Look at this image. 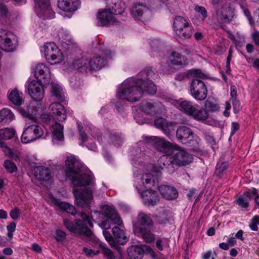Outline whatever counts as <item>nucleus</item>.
<instances>
[{
    "label": "nucleus",
    "mask_w": 259,
    "mask_h": 259,
    "mask_svg": "<svg viewBox=\"0 0 259 259\" xmlns=\"http://www.w3.org/2000/svg\"><path fill=\"white\" fill-rule=\"evenodd\" d=\"M37 7L35 9L37 16L42 19L53 18L55 13L50 7V0H34Z\"/></svg>",
    "instance_id": "obj_16"
},
{
    "label": "nucleus",
    "mask_w": 259,
    "mask_h": 259,
    "mask_svg": "<svg viewBox=\"0 0 259 259\" xmlns=\"http://www.w3.org/2000/svg\"><path fill=\"white\" fill-rule=\"evenodd\" d=\"M169 102L197 121L203 122L208 117L205 107H201L197 104L183 99L176 100L173 98L169 99Z\"/></svg>",
    "instance_id": "obj_5"
},
{
    "label": "nucleus",
    "mask_w": 259,
    "mask_h": 259,
    "mask_svg": "<svg viewBox=\"0 0 259 259\" xmlns=\"http://www.w3.org/2000/svg\"><path fill=\"white\" fill-rule=\"evenodd\" d=\"M250 191L251 193V196H255V201L256 204L259 206V195H257V190L255 188H253L250 190Z\"/></svg>",
    "instance_id": "obj_58"
},
{
    "label": "nucleus",
    "mask_w": 259,
    "mask_h": 259,
    "mask_svg": "<svg viewBox=\"0 0 259 259\" xmlns=\"http://www.w3.org/2000/svg\"><path fill=\"white\" fill-rule=\"evenodd\" d=\"M113 12L110 10L104 9L100 10L97 14V25L106 26L116 24V21L113 16Z\"/></svg>",
    "instance_id": "obj_17"
},
{
    "label": "nucleus",
    "mask_w": 259,
    "mask_h": 259,
    "mask_svg": "<svg viewBox=\"0 0 259 259\" xmlns=\"http://www.w3.org/2000/svg\"><path fill=\"white\" fill-rule=\"evenodd\" d=\"M149 9L145 5L141 4H135L131 10L132 16L136 20H141L149 13Z\"/></svg>",
    "instance_id": "obj_24"
},
{
    "label": "nucleus",
    "mask_w": 259,
    "mask_h": 259,
    "mask_svg": "<svg viewBox=\"0 0 259 259\" xmlns=\"http://www.w3.org/2000/svg\"><path fill=\"white\" fill-rule=\"evenodd\" d=\"M195 11L202 16V20L205 19L207 16V13L205 9L201 6H196L195 8Z\"/></svg>",
    "instance_id": "obj_49"
},
{
    "label": "nucleus",
    "mask_w": 259,
    "mask_h": 259,
    "mask_svg": "<svg viewBox=\"0 0 259 259\" xmlns=\"http://www.w3.org/2000/svg\"><path fill=\"white\" fill-rule=\"evenodd\" d=\"M113 54L109 50H102L99 52V54L93 57L92 59H89V63L93 64L97 66V68H91V70H98L106 65L107 61L111 59L113 57Z\"/></svg>",
    "instance_id": "obj_15"
},
{
    "label": "nucleus",
    "mask_w": 259,
    "mask_h": 259,
    "mask_svg": "<svg viewBox=\"0 0 259 259\" xmlns=\"http://www.w3.org/2000/svg\"><path fill=\"white\" fill-rule=\"evenodd\" d=\"M255 42L259 46V32L255 31L252 35Z\"/></svg>",
    "instance_id": "obj_64"
},
{
    "label": "nucleus",
    "mask_w": 259,
    "mask_h": 259,
    "mask_svg": "<svg viewBox=\"0 0 259 259\" xmlns=\"http://www.w3.org/2000/svg\"><path fill=\"white\" fill-rule=\"evenodd\" d=\"M85 130L88 133H90L92 135V137H93L95 139L97 138V140L100 142L99 136L97 135L98 130L94 127L92 125H88L85 127Z\"/></svg>",
    "instance_id": "obj_44"
},
{
    "label": "nucleus",
    "mask_w": 259,
    "mask_h": 259,
    "mask_svg": "<svg viewBox=\"0 0 259 259\" xmlns=\"http://www.w3.org/2000/svg\"><path fill=\"white\" fill-rule=\"evenodd\" d=\"M80 5L79 0L66 1V18H70L72 13L76 11Z\"/></svg>",
    "instance_id": "obj_30"
},
{
    "label": "nucleus",
    "mask_w": 259,
    "mask_h": 259,
    "mask_svg": "<svg viewBox=\"0 0 259 259\" xmlns=\"http://www.w3.org/2000/svg\"><path fill=\"white\" fill-rule=\"evenodd\" d=\"M235 16L234 9L228 6H225L219 9L215 14L213 15L212 20L219 23H229Z\"/></svg>",
    "instance_id": "obj_14"
},
{
    "label": "nucleus",
    "mask_w": 259,
    "mask_h": 259,
    "mask_svg": "<svg viewBox=\"0 0 259 259\" xmlns=\"http://www.w3.org/2000/svg\"><path fill=\"white\" fill-rule=\"evenodd\" d=\"M166 0H149L150 6L152 8H154L160 6L161 3H164Z\"/></svg>",
    "instance_id": "obj_56"
},
{
    "label": "nucleus",
    "mask_w": 259,
    "mask_h": 259,
    "mask_svg": "<svg viewBox=\"0 0 259 259\" xmlns=\"http://www.w3.org/2000/svg\"><path fill=\"white\" fill-rule=\"evenodd\" d=\"M15 134V131L13 128H5L0 130V138L5 140L13 138Z\"/></svg>",
    "instance_id": "obj_37"
},
{
    "label": "nucleus",
    "mask_w": 259,
    "mask_h": 259,
    "mask_svg": "<svg viewBox=\"0 0 259 259\" xmlns=\"http://www.w3.org/2000/svg\"><path fill=\"white\" fill-rule=\"evenodd\" d=\"M161 194L164 198L168 200H172L177 198L178 193L177 190L174 187L169 186H157Z\"/></svg>",
    "instance_id": "obj_25"
},
{
    "label": "nucleus",
    "mask_w": 259,
    "mask_h": 259,
    "mask_svg": "<svg viewBox=\"0 0 259 259\" xmlns=\"http://www.w3.org/2000/svg\"><path fill=\"white\" fill-rule=\"evenodd\" d=\"M80 215L83 221L76 220L75 224L72 225H70L66 221V227L71 232L84 235L87 237L86 239L92 242L94 245H99L100 246L102 247V245L99 239L93 234L91 231L86 226V224H88L92 228L93 221L94 220L92 221L91 218L84 212H81Z\"/></svg>",
    "instance_id": "obj_6"
},
{
    "label": "nucleus",
    "mask_w": 259,
    "mask_h": 259,
    "mask_svg": "<svg viewBox=\"0 0 259 259\" xmlns=\"http://www.w3.org/2000/svg\"><path fill=\"white\" fill-rule=\"evenodd\" d=\"M94 214L99 217V226L103 230L109 229L111 224H117L119 226L123 225L121 218L116 213L114 208L111 205H103L102 213L95 211Z\"/></svg>",
    "instance_id": "obj_7"
},
{
    "label": "nucleus",
    "mask_w": 259,
    "mask_h": 259,
    "mask_svg": "<svg viewBox=\"0 0 259 259\" xmlns=\"http://www.w3.org/2000/svg\"><path fill=\"white\" fill-rule=\"evenodd\" d=\"M147 140L148 144L153 145L157 150L165 154L158 160V165H154V168L156 170L160 166L163 169L167 164V162L165 163L167 160H171L170 164H168L167 167L169 172H172L169 170L172 167V165L184 166L192 162L193 158L191 154L181 147L166 140L164 138L151 137L148 138Z\"/></svg>",
    "instance_id": "obj_4"
},
{
    "label": "nucleus",
    "mask_w": 259,
    "mask_h": 259,
    "mask_svg": "<svg viewBox=\"0 0 259 259\" xmlns=\"http://www.w3.org/2000/svg\"><path fill=\"white\" fill-rule=\"evenodd\" d=\"M34 75L39 82L45 84L49 83L51 78L50 68L43 63L36 66Z\"/></svg>",
    "instance_id": "obj_18"
},
{
    "label": "nucleus",
    "mask_w": 259,
    "mask_h": 259,
    "mask_svg": "<svg viewBox=\"0 0 259 259\" xmlns=\"http://www.w3.org/2000/svg\"><path fill=\"white\" fill-rule=\"evenodd\" d=\"M66 176L71 178L76 204L89 208L93 202L94 182L92 174L71 154L66 155Z\"/></svg>",
    "instance_id": "obj_1"
},
{
    "label": "nucleus",
    "mask_w": 259,
    "mask_h": 259,
    "mask_svg": "<svg viewBox=\"0 0 259 259\" xmlns=\"http://www.w3.org/2000/svg\"><path fill=\"white\" fill-rule=\"evenodd\" d=\"M55 239L58 242H62L65 239V233L59 230H56Z\"/></svg>",
    "instance_id": "obj_54"
},
{
    "label": "nucleus",
    "mask_w": 259,
    "mask_h": 259,
    "mask_svg": "<svg viewBox=\"0 0 259 259\" xmlns=\"http://www.w3.org/2000/svg\"><path fill=\"white\" fill-rule=\"evenodd\" d=\"M258 225H259V216L255 215L251 220L249 226L251 230L256 231L258 230Z\"/></svg>",
    "instance_id": "obj_43"
},
{
    "label": "nucleus",
    "mask_w": 259,
    "mask_h": 259,
    "mask_svg": "<svg viewBox=\"0 0 259 259\" xmlns=\"http://www.w3.org/2000/svg\"><path fill=\"white\" fill-rule=\"evenodd\" d=\"M14 118V115L10 109L4 108L0 111V122L5 120L11 121Z\"/></svg>",
    "instance_id": "obj_38"
},
{
    "label": "nucleus",
    "mask_w": 259,
    "mask_h": 259,
    "mask_svg": "<svg viewBox=\"0 0 259 259\" xmlns=\"http://www.w3.org/2000/svg\"><path fill=\"white\" fill-rule=\"evenodd\" d=\"M204 107L208 115L209 113L218 112L220 109V106L218 103L210 101H207L205 102Z\"/></svg>",
    "instance_id": "obj_36"
},
{
    "label": "nucleus",
    "mask_w": 259,
    "mask_h": 259,
    "mask_svg": "<svg viewBox=\"0 0 259 259\" xmlns=\"http://www.w3.org/2000/svg\"><path fill=\"white\" fill-rule=\"evenodd\" d=\"M67 45L68 47L67 48H66V50H71V51H75L76 46L75 44L73 42V40L72 39L70 36L68 35H66V45Z\"/></svg>",
    "instance_id": "obj_47"
},
{
    "label": "nucleus",
    "mask_w": 259,
    "mask_h": 259,
    "mask_svg": "<svg viewBox=\"0 0 259 259\" xmlns=\"http://www.w3.org/2000/svg\"><path fill=\"white\" fill-rule=\"evenodd\" d=\"M178 140L185 144H191V146H196L198 145V138L194 135L192 131L185 126L179 127L176 133Z\"/></svg>",
    "instance_id": "obj_13"
},
{
    "label": "nucleus",
    "mask_w": 259,
    "mask_h": 259,
    "mask_svg": "<svg viewBox=\"0 0 259 259\" xmlns=\"http://www.w3.org/2000/svg\"><path fill=\"white\" fill-rule=\"evenodd\" d=\"M43 134V130L40 126L36 124L28 125L27 123L22 135L21 141L27 144L39 139Z\"/></svg>",
    "instance_id": "obj_12"
},
{
    "label": "nucleus",
    "mask_w": 259,
    "mask_h": 259,
    "mask_svg": "<svg viewBox=\"0 0 259 259\" xmlns=\"http://www.w3.org/2000/svg\"><path fill=\"white\" fill-rule=\"evenodd\" d=\"M57 7L62 13L65 12V0H58Z\"/></svg>",
    "instance_id": "obj_60"
},
{
    "label": "nucleus",
    "mask_w": 259,
    "mask_h": 259,
    "mask_svg": "<svg viewBox=\"0 0 259 259\" xmlns=\"http://www.w3.org/2000/svg\"><path fill=\"white\" fill-rule=\"evenodd\" d=\"M83 252L88 256H92L99 254V251L98 250H94L92 249L88 248L87 247H84L83 249Z\"/></svg>",
    "instance_id": "obj_53"
},
{
    "label": "nucleus",
    "mask_w": 259,
    "mask_h": 259,
    "mask_svg": "<svg viewBox=\"0 0 259 259\" xmlns=\"http://www.w3.org/2000/svg\"><path fill=\"white\" fill-rule=\"evenodd\" d=\"M43 48L45 58L50 64H58L63 61L64 55L54 42L45 43Z\"/></svg>",
    "instance_id": "obj_9"
},
{
    "label": "nucleus",
    "mask_w": 259,
    "mask_h": 259,
    "mask_svg": "<svg viewBox=\"0 0 259 259\" xmlns=\"http://www.w3.org/2000/svg\"><path fill=\"white\" fill-rule=\"evenodd\" d=\"M65 207H66V212L67 211V212H69V213L74 214L75 208L73 205H72L69 203H66Z\"/></svg>",
    "instance_id": "obj_63"
},
{
    "label": "nucleus",
    "mask_w": 259,
    "mask_h": 259,
    "mask_svg": "<svg viewBox=\"0 0 259 259\" xmlns=\"http://www.w3.org/2000/svg\"><path fill=\"white\" fill-rule=\"evenodd\" d=\"M240 6L244 12L245 16L248 19L249 24L250 25H253L254 24V21L250 16V14L249 11L246 8H245L244 7H243V6L240 5Z\"/></svg>",
    "instance_id": "obj_55"
},
{
    "label": "nucleus",
    "mask_w": 259,
    "mask_h": 259,
    "mask_svg": "<svg viewBox=\"0 0 259 259\" xmlns=\"http://www.w3.org/2000/svg\"><path fill=\"white\" fill-rule=\"evenodd\" d=\"M40 106V104L31 103L28 106L26 110L24 109H20L19 111L23 116L26 117L33 122L36 123L37 121L36 114Z\"/></svg>",
    "instance_id": "obj_22"
},
{
    "label": "nucleus",
    "mask_w": 259,
    "mask_h": 259,
    "mask_svg": "<svg viewBox=\"0 0 259 259\" xmlns=\"http://www.w3.org/2000/svg\"><path fill=\"white\" fill-rule=\"evenodd\" d=\"M231 104L228 101L225 102V110L223 112V114L226 117H228L230 115V112L229 111L231 109Z\"/></svg>",
    "instance_id": "obj_59"
},
{
    "label": "nucleus",
    "mask_w": 259,
    "mask_h": 259,
    "mask_svg": "<svg viewBox=\"0 0 259 259\" xmlns=\"http://www.w3.org/2000/svg\"><path fill=\"white\" fill-rule=\"evenodd\" d=\"M18 45L16 36L11 31L0 29V48L6 52H13Z\"/></svg>",
    "instance_id": "obj_10"
},
{
    "label": "nucleus",
    "mask_w": 259,
    "mask_h": 259,
    "mask_svg": "<svg viewBox=\"0 0 259 259\" xmlns=\"http://www.w3.org/2000/svg\"><path fill=\"white\" fill-rule=\"evenodd\" d=\"M20 211L17 207H15L11 210L10 215L13 220H17L20 217Z\"/></svg>",
    "instance_id": "obj_51"
},
{
    "label": "nucleus",
    "mask_w": 259,
    "mask_h": 259,
    "mask_svg": "<svg viewBox=\"0 0 259 259\" xmlns=\"http://www.w3.org/2000/svg\"><path fill=\"white\" fill-rule=\"evenodd\" d=\"M112 5L110 6L112 8L111 10L113 12L114 15H119L124 11L125 5L122 0H111Z\"/></svg>",
    "instance_id": "obj_33"
},
{
    "label": "nucleus",
    "mask_w": 259,
    "mask_h": 259,
    "mask_svg": "<svg viewBox=\"0 0 259 259\" xmlns=\"http://www.w3.org/2000/svg\"><path fill=\"white\" fill-rule=\"evenodd\" d=\"M251 197V193L249 191L245 192L244 195L241 196L236 200L237 203L241 207L246 208L248 206V203Z\"/></svg>",
    "instance_id": "obj_35"
},
{
    "label": "nucleus",
    "mask_w": 259,
    "mask_h": 259,
    "mask_svg": "<svg viewBox=\"0 0 259 259\" xmlns=\"http://www.w3.org/2000/svg\"><path fill=\"white\" fill-rule=\"evenodd\" d=\"M152 225V221L150 215L142 212H140L138 215L137 221L133 225L134 233L141 232L142 229L149 228Z\"/></svg>",
    "instance_id": "obj_19"
},
{
    "label": "nucleus",
    "mask_w": 259,
    "mask_h": 259,
    "mask_svg": "<svg viewBox=\"0 0 259 259\" xmlns=\"http://www.w3.org/2000/svg\"><path fill=\"white\" fill-rule=\"evenodd\" d=\"M9 15L7 8L3 4H0V20L2 23L7 22V18Z\"/></svg>",
    "instance_id": "obj_41"
},
{
    "label": "nucleus",
    "mask_w": 259,
    "mask_h": 259,
    "mask_svg": "<svg viewBox=\"0 0 259 259\" xmlns=\"http://www.w3.org/2000/svg\"><path fill=\"white\" fill-rule=\"evenodd\" d=\"M233 109L235 113H237L240 111L241 108H240V105L239 101L236 100V99H233Z\"/></svg>",
    "instance_id": "obj_57"
},
{
    "label": "nucleus",
    "mask_w": 259,
    "mask_h": 259,
    "mask_svg": "<svg viewBox=\"0 0 259 259\" xmlns=\"http://www.w3.org/2000/svg\"><path fill=\"white\" fill-rule=\"evenodd\" d=\"M162 170L161 166L156 170L153 164H149L142 172L139 170L134 172V186L141 194L142 202L146 206H154L159 201L154 187L157 186V179Z\"/></svg>",
    "instance_id": "obj_3"
},
{
    "label": "nucleus",
    "mask_w": 259,
    "mask_h": 259,
    "mask_svg": "<svg viewBox=\"0 0 259 259\" xmlns=\"http://www.w3.org/2000/svg\"><path fill=\"white\" fill-rule=\"evenodd\" d=\"M102 253L107 259H114V256L112 252L108 248L103 247Z\"/></svg>",
    "instance_id": "obj_52"
},
{
    "label": "nucleus",
    "mask_w": 259,
    "mask_h": 259,
    "mask_svg": "<svg viewBox=\"0 0 259 259\" xmlns=\"http://www.w3.org/2000/svg\"><path fill=\"white\" fill-rule=\"evenodd\" d=\"M111 141L116 146H119L122 142V139L119 135H111L110 137Z\"/></svg>",
    "instance_id": "obj_48"
},
{
    "label": "nucleus",
    "mask_w": 259,
    "mask_h": 259,
    "mask_svg": "<svg viewBox=\"0 0 259 259\" xmlns=\"http://www.w3.org/2000/svg\"><path fill=\"white\" fill-rule=\"evenodd\" d=\"M78 128L79 132V139L82 141V143L88 141L89 140L87 134L84 133L82 131L83 127H82L80 124H78Z\"/></svg>",
    "instance_id": "obj_50"
},
{
    "label": "nucleus",
    "mask_w": 259,
    "mask_h": 259,
    "mask_svg": "<svg viewBox=\"0 0 259 259\" xmlns=\"http://www.w3.org/2000/svg\"><path fill=\"white\" fill-rule=\"evenodd\" d=\"M40 119L44 123H48L51 119L50 115L47 113H42L40 115Z\"/></svg>",
    "instance_id": "obj_61"
},
{
    "label": "nucleus",
    "mask_w": 259,
    "mask_h": 259,
    "mask_svg": "<svg viewBox=\"0 0 259 259\" xmlns=\"http://www.w3.org/2000/svg\"><path fill=\"white\" fill-rule=\"evenodd\" d=\"M53 138L57 141H62L64 138L63 125L59 123H56L53 126Z\"/></svg>",
    "instance_id": "obj_34"
},
{
    "label": "nucleus",
    "mask_w": 259,
    "mask_h": 259,
    "mask_svg": "<svg viewBox=\"0 0 259 259\" xmlns=\"http://www.w3.org/2000/svg\"><path fill=\"white\" fill-rule=\"evenodd\" d=\"M9 100L15 105H21L24 101L23 94L17 90H12L9 95Z\"/></svg>",
    "instance_id": "obj_32"
},
{
    "label": "nucleus",
    "mask_w": 259,
    "mask_h": 259,
    "mask_svg": "<svg viewBox=\"0 0 259 259\" xmlns=\"http://www.w3.org/2000/svg\"><path fill=\"white\" fill-rule=\"evenodd\" d=\"M52 93L54 96L56 97L58 100L63 101L61 100V95L63 93V89L60 86L57 84L52 83Z\"/></svg>",
    "instance_id": "obj_40"
},
{
    "label": "nucleus",
    "mask_w": 259,
    "mask_h": 259,
    "mask_svg": "<svg viewBox=\"0 0 259 259\" xmlns=\"http://www.w3.org/2000/svg\"><path fill=\"white\" fill-rule=\"evenodd\" d=\"M135 234L142 236V238L147 242H151L154 239V235L151 233L149 228L142 229L141 232Z\"/></svg>",
    "instance_id": "obj_39"
},
{
    "label": "nucleus",
    "mask_w": 259,
    "mask_h": 259,
    "mask_svg": "<svg viewBox=\"0 0 259 259\" xmlns=\"http://www.w3.org/2000/svg\"><path fill=\"white\" fill-rule=\"evenodd\" d=\"M154 124L157 128L162 130L164 133L169 136L174 131L176 124L173 122H167L163 118H158L155 120Z\"/></svg>",
    "instance_id": "obj_23"
},
{
    "label": "nucleus",
    "mask_w": 259,
    "mask_h": 259,
    "mask_svg": "<svg viewBox=\"0 0 259 259\" xmlns=\"http://www.w3.org/2000/svg\"><path fill=\"white\" fill-rule=\"evenodd\" d=\"M103 235H104L105 239L110 244L111 246L112 247H116V243L114 241L111 234L109 232H108L105 230L103 231Z\"/></svg>",
    "instance_id": "obj_46"
},
{
    "label": "nucleus",
    "mask_w": 259,
    "mask_h": 259,
    "mask_svg": "<svg viewBox=\"0 0 259 259\" xmlns=\"http://www.w3.org/2000/svg\"><path fill=\"white\" fill-rule=\"evenodd\" d=\"M35 177L41 181H49L51 178V172L45 166H37L34 169Z\"/></svg>",
    "instance_id": "obj_26"
},
{
    "label": "nucleus",
    "mask_w": 259,
    "mask_h": 259,
    "mask_svg": "<svg viewBox=\"0 0 259 259\" xmlns=\"http://www.w3.org/2000/svg\"><path fill=\"white\" fill-rule=\"evenodd\" d=\"M188 75L194 78L192 81L190 87L191 95L197 100L202 101L204 100L207 96V88L204 83L198 78H205L206 75L198 69L189 70Z\"/></svg>",
    "instance_id": "obj_8"
},
{
    "label": "nucleus",
    "mask_w": 259,
    "mask_h": 259,
    "mask_svg": "<svg viewBox=\"0 0 259 259\" xmlns=\"http://www.w3.org/2000/svg\"><path fill=\"white\" fill-rule=\"evenodd\" d=\"M52 202L56 206L57 210H60L61 211H65V203L60 201V200L54 197H51Z\"/></svg>",
    "instance_id": "obj_45"
},
{
    "label": "nucleus",
    "mask_w": 259,
    "mask_h": 259,
    "mask_svg": "<svg viewBox=\"0 0 259 259\" xmlns=\"http://www.w3.org/2000/svg\"><path fill=\"white\" fill-rule=\"evenodd\" d=\"M239 128V125L237 122H232L231 126V136L233 135Z\"/></svg>",
    "instance_id": "obj_62"
},
{
    "label": "nucleus",
    "mask_w": 259,
    "mask_h": 259,
    "mask_svg": "<svg viewBox=\"0 0 259 259\" xmlns=\"http://www.w3.org/2000/svg\"><path fill=\"white\" fill-rule=\"evenodd\" d=\"M112 233L115 239L119 243L124 244L126 242L127 237L124 229L114 227L112 229Z\"/></svg>",
    "instance_id": "obj_31"
},
{
    "label": "nucleus",
    "mask_w": 259,
    "mask_h": 259,
    "mask_svg": "<svg viewBox=\"0 0 259 259\" xmlns=\"http://www.w3.org/2000/svg\"><path fill=\"white\" fill-rule=\"evenodd\" d=\"M4 167L7 171L10 173H13L17 169L16 164L9 160H7L4 161Z\"/></svg>",
    "instance_id": "obj_42"
},
{
    "label": "nucleus",
    "mask_w": 259,
    "mask_h": 259,
    "mask_svg": "<svg viewBox=\"0 0 259 259\" xmlns=\"http://www.w3.org/2000/svg\"><path fill=\"white\" fill-rule=\"evenodd\" d=\"M73 67L81 72H87L91 70V68H97V66L89 63V59L85 57L75 59L72 62Z\"/></svg>",
    "instance_id": "obj_21"
},
{
    "label": "nucleus",
    "mask_w": 259,
    "mask_h": 259,
    "mask_svg": "<svg viewBox=\"0 0 259 259\" xmlns=\"http://www.w3.org/2000/svg\"><path fill=\"white\" fill-rule=\"evenodd\" d=\"M161 105L160 103L154 105L151 102H144L142 103V106L137 110L143 111L146 114L153 115L156 113H158V108L160 107Z\"/></svg>",
    "instance_id": "obj_28"
},
{
    "label": "nucleus",
    "mask_w": 259,
    "mask_h": 259,
    "mask_svg": "<svg viewBox=\"0 0 259 259\" xmlns=\"http://www.w3.org/2000/svg\"><path fill=\"white\" fill-rule=\"evenodd\" d=\"M173 27L176 34L182 38H189L192 34V27L183 17H176L173 23Z\"/></svg>",
    "instance_id": "obj_11"
},
{
    "label": "nucleus",
    "mask_w": 259,
    "mask_h": 259,
    "mask_svg": "<svg viewBox=\"0 0 259 259\" xmlns=\"http://www.w3.org/2000/svg\"><path fill=\"white\" fill-rule=\"evenodd\" d=\"M49 109L54 115L57 116L58 119L60 120L65 119L64 117L65 108L64 106L60 103L55 102L51 104L49 107Z\"/></svg>",
    "instance_id": "obj_27"
},
{
    "label": "nucleus",
    "mask_w": 259,
    "mask_h": 259,
    "mask_svg": "<svg viewBox=\"0 0 259 259\" xmlns=\"http://www.w3.org/2000/svg\"><path fill=\"white\" fill-rule=\"evenodd\" d=\"M40 82L33 80L28 86V93L30 97L36 101H41L44 97V91Z\"/></svg>",
    "instance_id": "obj_20"
},
{
    "label": "nucleus",
    "mask_w": 259,
    "mask_h": 259,
    "mask_svg": "<svg viewBox=\"0 0 259 259\" xmlns=\"http://www.w3.org/2000/svg\"><path fill=\"white\" fill-rule=\"evenodd\" d=\"M171 64L176 66H183L187 64L186 58L177 51H172L169 57Z\"/></svg>",
    "instance_id": "obj_29"
},
{
    "label": "nucleus",
    "mask_w": 259,
    "mask_h": 259,
    "mask_svg": "<svg viewBox=\"0 0 259 259\" xmlns=\"http://www.w3.org/2000/svg\"><path fill=\"white\" fill-rule=\"evenodd\" d=\"M155 75L151 70L144 71L137 77H130L119 84L116 89L117 98L131 102L138 101L144 93L154 94L156 87L149 78Z\"/></svg>",
    "instance_id": "obj_2"
}]
</instances>
